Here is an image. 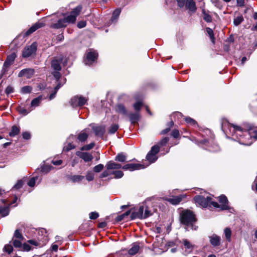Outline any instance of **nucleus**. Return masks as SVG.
Here are the masks:
<instances>
[{"label":"nucleus","instance_id":"41","mask_svg":"<svg viewBox=\"0 0 257 257\" xmlns=\"http://www.w3.org/2000/svg\"><path fill=\"white\" fill-rule=\"evenodd\" d=\"M61 87V85L60 84H58L55 87V89H54V92L52 93L50 96H49V99L50 100H52V99H53L55 96V95L58 91V90Z\"/></svg>","mask_w":257,"mask_h":257},{"label":"nucleus","instance_id":"61","mask_svg":"<svg viewBox=\"0 0 257 257\" xmlns=\"http://www.w3.org/2000/svg\"><path fill=\"white\" fill-rule=\"evenodd\" d=\"M14 91V89L11 86H9L7 87V88L6 89V93L8 94H10L11 93H12Z\"/></svg>","mask_w":257,"mask_h":257},{"label":"nucleus","instance_id":"38","mask_svg":"<svg viewBox=\"0 0 257 257\" xmlns=\"http://www.w3.org/2000/svg\"><path fill=\"white\" fill-rule=\"evenodd\" d=\"M24 184V182L22 180H19L15 185L13 187V189L15 190H18L22 187Z\"/></svg>","mask_w":257,"mask_h":257},{"label":"nucleus","instance_id":"6","mask_svg":"<svg viewBox=\"0 0 257 257\" xmlns=\"http://www.w3.org/2000/svg\"><path fill=\"white\" fill-rule=\"evenodd\" d=\"M219 205L217 202H212V206L215 209H218L220 210H229L231 209L228 204L227 197L224 195H221L219 198Z\"/></svg>","mask_w":257,"mask_h":257},{"label":"nucleus","instance_id":"16","mask_svg":"<svg viewBox=\"0 0 257 257\" xmlns=\"http://www.w3.org/2000/svg\"><path fill=\"white\" fill-rule=\"evenodd\" d=\"M62 59H54L51 63L52 68L56 70L60 71L61 69V64L62 62Z\"/></svg>","mask_w":257,"mask_h":257},{"label":"nucleus","instance_id":"1","mask_svg":"<svg viewBox=\"0 0 257 257\" xmlns=\"http://www.w3.org/2000/svg\"><path fill=\"white\" fill-rule=\"evenodd\" d=\"M233 128L235 130V133L237 136H239L238 138L240 144L244 145H250L251 142L246 141L245 139L250 140L251 138H253L257 140V130L255 128H249L247 131H244L240 126L233 125Z\"/></svg>","mask_w":257,"mask_h":257},{"label":"nucleus","instance_id":"13","mask_svg":"<svg viewBox=\"0 0 257 257\" xmlns=\"http://www.w3.org/2000/svg\"><path fill=\"white\" fill-rule=\"evenodd\" d=\"M76 155L86 162L91 161L93 159L92 155L87 152H77Z\"/></svg>","mask_w":257,"mask_h":257},{"label":"nucleus","instance_id":"10","mask_svg":"<svg viewBox=\"0 0 257 257\" xmlns=\"http://www.w3.org/2000/svg\"><path fill=\"white\" fill-rule=\"evenodd\" d=\"M146 167L143 164H127L124 165L122 168L124 170L134 171L144 169Z\"/></svg>","mask_w":257,"mask_h":257},{"label":"nucleus","instance_id":"57","mask_svg":"<svg viewBox=\"0 0 257 257\" xmlns=\"http://www.w3.org/2000/svg\"><path fill=\"white\" fill-rule=\"evenodd\" d=\"M13 245L15 247H20L22 246V242L20 240H14Z\"/></svg>","mask_w":257,"mask_h":257},{"label":"nucleus","instance_id":"55","mask_svg":"<svg viewBox=\"0 0 257 257\" xmlns=\"http://www.w3.org/2000/svg\"><path fill=\"white\" fill-rule=\"evenodd\" d=\"M86 179L88 181H92L94 179V175L92 172H87L86 175Z\"/></svg>","mask_w":257,"mask_h":257},{"label":"nucleus","instance_id":"3","mask_svg":"<svg viewBox=\"0 0 257 257\" xmlns=\"http://www.w3.org/2000/svg\"><path fill=\"white\" fill-rule=\"evenodd\" d=\"M181 222L182 223L190 227L192 229L195 230L197 226L193 225L196 219L195 215L190 210L183 211L180 214Z\"/></svg>","mask_w":257,"mask_h":257},{"label":"nucleus","instance_id":"21","mask_svg":"<svg viewBox=\"0 0 257 257\" xmlns=\"http://www.w3.org/2000/svg\"><path fill=\"white\" fill-rule=\"evenodd\" d=\"M186 6L191 12H195L196 10L195 3L193 0H187Z\"/></svg>","mask_w":257,"mask_h":257},{"label":"nucleus","instance_id":"46","mask_svg":"<svg viewBox=\"0 0 257 257\" xmlns=\"http://www.w3.org/2000/svg\"><path fill=\"white\" fill-rule=\"evenodd\" d=\"M75 148V146L72 145L71 143H68L67 145H66L64 147V151L66 152H68L70 150L73 149Z\"/></svg>","mask_w":257,"mask_h":257},{"label":"nucleus","instance_id":"24","mask_svg":"<svg viewBox=\"0 0 257 257\" xmlns=\"http://www.w3.org/2000/svg\"><path fill=\"white\" fill-rule=\"evenodd\" d=\"M115 110L118 113H120L121 114L126 115L127 114V111L126 110L124 107V106L122 104H117L115 106Z\"/></svg>","mask_w":257,"mask_h":257},{"label":"nucleus","instance_id":"2","mask_svg":"<svg viewBox=\"0 0 257 257\" xmlns=\"http://www.w3.org/2000/svg\"><path fill=\"white\" fill-rule=\"evenodd\" d=\"M82 10V7L78 6L76 7L70 13V15L63 19L59 20L57 23L53 24L52 26V28L55 29H60L66 26L67 23H74L75 22L76 17L79 15Z\"/></svg>","mask_w":257,"mask_h":257},{"label":"nucleus","instance_id":"12","mask_svg":"<svg viewBox=\"0 0 257 257\" xmlns=\"http://www.w3.org/2000/svg\"><path fill=\"white\" fill-rule=\"evenodd\" d=\"M34 74V69L31 68L24 69L19 72L18 76L20 77L25 76L27 78H30L33 76Z\"/></svg>","mask_w":257,"mask_h":257},{"label":"nucleus","instance_id":"23","mask_svg":"<svg viewBox=\"0 0 257 257\" xmlns=\"http://www.w3.org/2000/svg\"><path fill=\"white\" fill-rule=\"evenodd\" d=\"M20 133V127L17 125H13L12 127L11 132L9 133L10 137H15Z\"/></svg>","mask_w":257,"mask_h":257},{"label":"nucleus","instance_id":"29","mask_svg":"<svg viewBox=\"0 0 257 257\" xmlns=\"http://www.w3.org/2000/svg\"><path fill=\"white\" fill-rule=\"evenodd\" d=\"M224 234L226 240L228 241H231V231L229 228L226 227L224 230Z\"/></svg>","mask_w":257,"mask_h":257},{"label":"nucleus","instance_id":"54","mask_svg":"<svg viewBox=\"0 0 257 257\" xmlns=\"http://www.w3.org/2000/svg\"><path fill=\"white\" fill-rule=\"evenodd\" d=\"M109 170H105L102 172V173L101 174L100 177L101 178H104L108 176L109 175L112 174V172H110L109 171Z\"/></svg>","mask_w":257,"mask_h":257},{"label":"nucleus","instance_id":"22","mask_svg":"<svg viewBox=\"0 0 257 257\" xmlns=\"http://www.w3.org/2000/svg\"><path fill=\"white\" fill-rule=\"evenodd\" d=\"M86 132V130H83L78 135L77 139L80 142H83L87 140L88 134Z\"/></svg>","mask_w":257,"mask_h":257},{"label":"nucleus","instance_id":"60","mask_svg":"<svg viewBox=\"0 0 257 257\" xmlns=\"http://www.w3.org/2000/svg\"><path fill=\"white\" fill-rule=\"evenodd\" d=\"M22 136L23 138L25 140H29L31 138L30 134L27 132L23 133Z\"/></svg>","mask_w":257,"mask_h":257},{"label":"nucleus","instance_id":"45","mask_svg":"<svg viewBox=\"0 0 257 257\" xmlns=\"http://www.w3.org/2000/svg\"><path fill=\"white\" fill-rule=\"evenodd\" d=\"M160 150V147L159 145H155L153 146L151 148L150 152L157 155V154L159 152Z\"/></svg>","mask_w":257,"mask_h":257},{"label":"nucleus","instance_id":"49","mask_svg":"<svg viewBox=\"0 0 257 257\" xmlns=\"http://www.w3.org/2000/svg\"><path fill=\"white\" fill-rule=\"evenodd\" d=\"M169 139L168 137H165L163 138L159 143L161 146H165L168 142Z\"/></svg>","mask_w":257,"mask_h":257},{"label":"nucleus","instance_id":"56","mask_svg":"<svg viewBox=\"0 0 257 257\" xmlns=\"http://www.w3.org/2000/svg\"><path fill=\"white\" fill-rule=\"evenodd\" d=\"M211 1L216 7L219 9L222 8V5L219 0H211Z\"/></svg>","mask_w":257,"mask_h":257},{"label":"nucleus","instance_id":"59","mask_svg":"<svg viewBox=\"0 0 257 257\" xmlns=\"http://www.w3.org/2000/svg\"><path fill=\"white\" fill-rule=\"evenodd\" d=\"M86 25V22L84 21H80L77 24V27L79 28H83L85 27Z\"/></svg>","mask_w":257,"mask_h":257},{"label":"nucleus","instance_id":"14","mask_svg":"<svg viewBox=\"0 0 257 257\" xmlns=\"http://www.w3.org/2000/svg\"><path fill=\"white\" fill-rule=\"evenodd\" d=\"M44 26L43 23L38 22L33 25L26 33L25 36H28L36 31L37 29L42 28Z\"/></svg>","mask_w":257,"mask_h":257},{"label":"nucleus","instance_id":"9","mask_svg":"<svg viewBox=\"0 0 257 257\" xmlns=\"http://www.w3.org/2000/svg\"><path fill=\"white\" fill-rule=\"evenodd\" d=\"M37 50V44L36 43H33L31 45L26 47L23 52V57L25 58L29 57L33 53H34Z\"/></svg>","mask_w":257,"mask_h":257},{"label":"nucleus","instance_id":"34","mask_svg":"<svg viewBox=\"0 0 257 257\" xmlns=\"http://www.w3.org/2000/svg\"><path fill=\"white\" fill-rule=\"evenodd\" d=\"M119 126L117 124H112L109 128L108 132L110 134H114L118 129Z\"/></svg>","mask_w":257,"mask_h":257},{"label":"nucleus","instance_id":"27","mask_svg":"<svg viewBox=\"0 0 257 257\" xmlns=\"http://www.w3.org/2000/svg\"><path fill=\"white\" fill-rule=\"evenodd\" d=\"M128 116L132 123H135L139 119V114L138 113H130Z\"/></svg>","mask_w":257,"mask_h":257},{"label":"nucleus","instance_id":"43","mask_svg":"<svg viewBox=\"0 0 257 257\" xmlns=\"http://www.w3.org/2000/svg\"><path fill=\"white\" fill-rule=\"evenodd\" d=\"M32 90V88L30 86H26L22 87L21 91L23 93H30Z\"/></svg>","mask_w":257,"mask_h":257},{"label":"nucleus","instance_id":"42","mask_svg":"<svg viewBox=\"0 0 257 257\" xmlns=\"http://www.w3.org/2000/svg\"><path fill=\"white\" fill-rule=\"evenodd\" d=\"M13 250V246L10 244H6L4 248V250L9 254L11 253Z\"/></svg>","mask_w":257,"mask_h":257},{"label":"nucleus","instance_id":"30","mask_svg":"<svg viewBox=\"0 0 257 257\" xmlns=\"http://www.w3.org/2000/svg\"><path fill=\"white\" fill-rule=\"evenodd\" d=\"M84 179V176L81 175H74L71 177V180L73 182L79 183L82 181Z\"/></svg>","mask_w":257,"mask_h":257},{"label":"nucleus","instance_id":"25","mask_svg":"<svg viewBox=\"0 0 257 257\" xmlns=\"http://www.w3.org/2000/svg\"><path fill=\"white\" fill-rule=\"evenodd\" d=\"M146 159L150 163H154L157 160L158 157L156 154L149 152L146 156Z\"/></svg>","mask_w":257,"mask_h":257},{"label":"nucleus","instance_id":"62","mask_svg":"<svg viewBox=\"0 0 257 257\" xmlns=\"http://www.w3.org/2000/svg\"><path fill=\"white\" fill-rule=\"evenodd\" d=\"M52 163L53 165L55 166H59L61 165V164L62 163V161L61 160H53L52 161Z\"/></svg>","mask_w":257,"mask_h":257},{"label":"nucleus","instance_id":"58","mask_svg":"<svg viewBox=\"0 0 257 257\" xmlns=\"http://www.w3.org/2000/svg\"><path fill=\"white\" fill-rule=\"evenodd\" d=\"M179 135V132L177 130H174L171 133L172 136L174 138H178Z\"/></svg>","mask_w":257,"mask_h":257},{"label":"nucleus","instance_id":"20","mask_svg":"<svg viewBox=\"0 0 257 257\" xmlns=\"http://www.w3.org/2000/svg\"><path fill=\"white\" fill-rule=\"evenodd\" d=\"M93 130L97 136L102 137L105 133V127L103 126L94 127Z\"/></svg>","mask_w":257,"mask_h":257},{"label":"nucleus","instance_id":"11","mask_svg":"<svg viewBox=\"0 0 257 257\" xmlns=\"http://www.w3.org/2000/svg\"><path fill=\"white\" fill-rule=\"evenodd\" d=\"M182 243L185 251L188 254L191 252L194 248L195 245L187 239H182Z\"/></svg>","mask_w":257,"mask_h":257},{"label":"nucleus","instance_id":"50","mask_svg":"<svg viewBox=\"0 0 257 257\" xmlns=\"http://www.w3.org/2000/svg\"><path fill=\"white\" fill-rule=\"evenodd\" d=\"M99 216V214L96 212H92L89 214V218L91 219H96Z\"/></svg>","mask_w":257,"mask_h":257},{"label":"nucleus","instance_id":"31","mask_svg":"<svg viewBox=\"0 0 257 257\" xmlns=\"http://www.w3.org/2000/svg\"><path fill=\"white\" fill-rule=\"evenodd\" d=\"M185 122L190 126H196L197 123V122L193 118L190 117H186L184 118Z\"/></svg>","mask_w":257,"mask_h":257},{"label":"nucleus","instance_id":"48","mask_svg":"<svg viewBox=\"0 0 257 257\" xmlns=\"http://www.w3.org/2000/svg\"><path fill=\"white\" fill-rule=\"evenodd\" d=\"M94 146V143H90V144L89 145H85V146H84L81 150H89L91 149H92Z\"/></svg>","mask_w":257,"mask_h":257},{"label":"nucleus","instance_id":"26","mask_svg":"<svg viewBox=\"0 0 257 257\" xmlns=\"http://www.w3.org/2000/svg\"><path fill=\"white\" fill-rule=\"evenodd\" d=\"M140 246L138 244L135 243L128 250V253L131 255H135L138 252Z\"/></svg>","mask_w":257,"mask_h":257},{"label":"nucleus","instance_id":"36","mask_svg":"<svg viewBox=\"0 0 257 257\" xmlns=\"http://www.w3.org/2000/svg\"><path fill=\"white\" fill-rule=\"evenodd\" d=\"M112 174L114 175L115 178L118 179L123 176V173L121 171H115L112 172Z\"/></svg>","mask_w":257,"mask_h":257},{"label":"nucleus","instance_id":"52","mask_svg":"<svg viewBox=\"0 0 257 257\" xmlns=\"http://www.w3.org/2000/svg\"><path fill=\"white\" fill-rule=\"evenodd\" d=\"M206 32L207 33V34H208L209 36L210 37V39L213 41L214 39L213 30L209 28H207Z\"/></svg>","mask_w":257,"mask_h":257},{"label":"nucleus","instance_id":"7","mask_svg":"<svg viewBox=\"0 0 257 257\" xmlns=\"http://www.w3.org/2000/svg\"><path fill=\"white\" fill-rule=\"evenodd\" d=\"M98 57L97 53L92 50H90L89 52L86 53V57L84 60L85 65H90L94 62Z\"/></svg>","mask_w":257,"mask_h":257},{"label":"nucleus","instance_id":"39","mask_svg":"<svg viewBox=\"0 0 257 257\" xmlns=\"http://www.w3.org/2000/svg\"><path fill=\"white\" fill-rule=\"evenodd\" d=\"M18 110L20 113L25 115H27V114H28L31 111V110H28L26 109L25 108L20 106L18 108Z\"/></svg>","mask_w":257,"mask_h":257},{"label":"nucleus","instance_id":"4","mask_svg":"<svg viewBox=\"0 0 257 257\" xmlns=\"http://www.w3.org/2000/svg\"><path fill=\"white\" fill-rule=\"evenodd\" d=\"M152 214V213L146 203H143L140 206L138 210L132 213V216L134 218L145 219Z\"/></svg>","mask_w":257,"mask_h":257},{"label":"nucleus","instance_id":"64","mask_svg":"<svg viewBox=\"0 0 257 257\" xmlns=\"http://www.w3.org/2000/svg\"><path fill=\"white\" fill-rule=\"evenodd\" d=\"M237 5L239 7H243L244 5V0H236Z\"/></svg>","mask_w":257,"mask_h":257},{"label":"nucleus","instance_id":"17","mask_svg":"<svg viewBox=\"0 0 257 257\" xmlns=\"http://www.w3.org/2000/svg\"><path fill=\"white\" fill-rule=\"evenodd\" d=\"M210 243L214 246L219 245L220 237L216 234H213L209 237Z\"/></svg>","mask_w":257,"mask_h":257},{"label":"nucleus","instance_id":"33","mask_svg":"<svg viewBox=\"0 0 257 257\" xmlns=\"http://www.w3.org/2000/svg\"><path fill=\"white\" fill-rule=\"evenodd\" d=\"M42 98V96H40L38 97L37 98L34 99L31 102V106L32 107H36V106H38L39 105V104L40 103Z\"/></svg>","mask_w":257,"mask_h":257},{"label":"nucleus","instance_id":"5","mask_svg":"<svg viewBox=\"0 0 257 257\" xmlns=\"http://www.w3.org/2000/svg\"><path fill=\"white\" fill-rule=\"evenodd\" d=\"M194 200L197 206L203 208H211L212 206V198L209 196L206 197L202 195L196 196L194 198Z\"/></svg>","mask_w":257,"mask_h":257},{"label":"nucleus","instance_id":"28","mask_svg":"<svg viewBox=\"0 0 257 257\" xmlns=\"http://www.w3.org/2000/svg\"><path fill=\"white\" fill-rule=\"evenodd\" d=\"M126 157L122 153L118 154L115 158V160L116 161H118L120 162H124L126 161Z\"/></svg>","mask_w":257,"mask_h":257},{"label":"nucleus","instance_id":"35","mask_svg":"<svg viewBox=\"0 0 257 257\" xmlns=\"http://www.w3.org/2000/svg\"><path fill=\"white\" fill-rule=\"evenodd\" d=\"M120 10L119 9H116L113 13L112 16L111 18V21H115L118 17H119L120 14Z\"/></svg>","mask_w":257,"mask_h":257},{"label":"nucleus","instance_id":"47","mask_svg":"<svg viewBox=\"0 0 257 257\" xmlns=\"http://www.w3.org/2000/svg\"><path fill=\"white\" fill-rule=\"evenodd\" d=\"M142 102L138 101L134 104V107L136 111H139L142 106Z\"/></svg>","mask_w":257,"mask_h":257},{"label":"nucleus","instance_id":"37","mask_svg":"<svg viewBox=\"0 0 257 257\" xmlns=\"http://www.w3.org/2000/svg\"><path fill=\"white\" fill-rule=\"evenodd\" d=\"M9 214V211L7 208L1 207L0 208V216L1 217H5L8 215Z\"/></svg>","mask_w":257,"mask_h":257},{"label":"nucleus","instance_id":"40","mask_svg":"<svg viewBox=\"0 0 257 257\" xmlns=\"http://www.w3.org/2000/svg\"><path fill=\"white\" fill-rule=\"evenodd\" d=\"M203 19L207 22H210L212 21L211 17L208 14L206 13L204 10H203Z\"/></svg>","mask_w":257,"mask_h":257},{"label":"nucleus","instance_id":"19","mask_svg":"<svg viewBox=\"0 0 257 257\" xmlns=\"http://www.w3.org/2000/svg\"><path fill=\"white\" fill-rule=\"evenodd\" d=\"M106 167L107 170L118 169L122 167L119 164L114 162L113 161H109L106 165Z\"/></svg>","mask_w":257,"mask_h":257},{"label":"nucleus","instance_id":"8","mask_svg":"<svg viewBox=\"0 0 257 257\" xmlns=\"http://www.w3.org/2000/svg\"><path fill=\"white\" fill-rule=\"evenodd\" d=\"M87 99L81 96H75L71 99V105L75 107L84 105L87 102Z\"/></svg>","mask_w":257,"mask_h":257},{"label":"nucleus","instance_id":"32","mask_svg":"<svg viewBox=\"0 0 257 257\" xmlns=\"http://www.w3.org/2000/svg\"><path fill=\"white\" fill-rule=\"evenodd\" d=\"M243 17L242 15H239L235 17L233 20V24L235 26H238L243 21Z\"/></svg>","mask_w":257,"mask_h":257},{"label":"nucleus","instance_id":"44","mask_svg":"<svg viewBox=\"0 0 257 257\" xmlns=\"http://www.w3.org/2000/svg\"><path fill=\"white\" fill-rule=\"evenodd\" d=\"M103 167L104 166L102 164H98L94 167L93 171L96 173L100 172L103 169Z\"/></svg>","mask_w":257,"mask_h":257},{"label":"nucleus","instance_id":"18","mask_svg":"<svg viewBox=\"0 0 257 257\" xmlns=\"http://www.w3.org/2000/svg\"><path fill=\"white\" fill-rule=\"evenodd\" d=\"M183 196H173L172 198H167L166 200L173 205L178 204L182 200Z\"/></svg>","mask_w":257,"mask_h":257},{"label":"nucleus","instance_id":"15","mask_svg":"<svg viewBox=\"0 0 257 257\" xmlns=\"http://www.w3.org/2000/svg\"><path fill=\"white\" fill-rule=\"evenodd\" d=\"M16 57V55L14 53L9 55L7 57V59L4 63V67L7 68V67H9L14 62Z\"/></svg>","mask_w":257,"mask_h":257},{"label":"nucleus","instance_id":"51","mask_svg":"<svg viewBox=\"0 0 257 257\" xmlns=\"http://www.w3.org/2000/svg\"><path fill=\"white\" fill-rule=\"evenodd\" d=\"M37 177H33L31 178L28 182V185L30 187H33L35 184L36 180L37 179Z\"/></svg>","mask_w":257,"mask_h":257},{"label":"nucleus","instance_id":"53","mask_svg":"<svg viewBox=\"0 0 257 257\" xmlns=\"http://www.w3.org/2000/svg\"><path fill=\"white\" fill-rule=\"evenodd\" d=\"M14 236L19 239H23V237L20 230L17 229L14 234Z\"/></svg>","mask_w":257,"mask_h":257},{"label":"nucleus","instance_id":"63","mask_svg":"<svg viewBox=\"0 0 257 257\" xmlns=\"http://www.w3.org/2000/svg\"><path fill=\"white\" fill-rule=\"evenodd\" d=\"M53 76L57 80H58L61 77V74L58 71L53 73Z\"/></svg>","mask_w":257,"mask_h":257}]
</instances>
